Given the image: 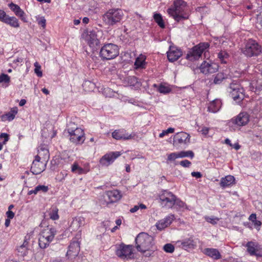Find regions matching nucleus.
<instances>
[{
  "mask_svg": "<svg viewBox=\"0 0 262 262\" xmlns=\"http://www.w3.org/2000/svg\"><path fill=\"white\" fill-rule=\"evenodd\" d=\"M145 59L146 57L141 54L138 57H137L136 59V61L135 62V66L136 67V69H145Z\"/></svg>",
  "mask_w": 262,
  "mask_h": 262,
  "instance_id": "nucleus-31",
  "label": "nucleus"
},
{
  "mask_svg": "<svg viewBox=\"0 0 262 262\" xmlns=\"http://www.w3.org/2000/svg\"><path fill=\"white\" fill-rule=\"evenodd\" d=\"M103 201H101L103 205H108L116 203L122 198V194L119 190L114 189L105 192L103 195Z\"/></svg>",
  "mask_w": 262,
  "mask_h": 262,
  "instance_id": "nucleus-10",
  "label": "nucleus"
},
{
  "mask_svg": "<svg viewBox=\"0 0 262 262\" xmlns=\"http://www.w3.org/2000/svg\"><path fill=\"white\" fill-rule=\"evenodd\" d=\"M120 151L110 152L104 155L100 160L102 166H108L114 162L115 159L121 155Z\"/></svg>",
  "mask_w": 262,
  "mask_h": 262,
  "instance_id": "nucleus-13",
  "label": "nucleus"
},
{
  "mask_svg": "<svg viewBox=\"0 0 262 262\" xmlns=\"http://www.w3.org/2000/svg\"><path fill=\"white\" fill-rule=\"evenodd\" d=\"M79 250L80 246L79 242L74 241L69 246V250L67 252V256L69 259H72L78 255Z\"/></svg>",
  "mask_w": 262,
  "mask_h": 262,
  "instance_id": "nucleus-17",
  "label": "nucleus"
},
{
  "mask_svg": "<svg viewBox=\"0 0 262 262\" xmlns=\"http://www.w3.org/2000/svg\"><path fill=\"white\" fill-rule=\"evenodd\" d=\"M36 156L39 157L41 160L47 163L50 158L49 150L47 148L41 146L39 147L38 155Z\"/></svg>",
  "mask_w": 262,
  "mask_h": 262,
  "instance_id": "nucleus-25",
  "label": "nucleus"
},
{
  "mask_svg": "<svg viewBox=\"0 0 262 262\" xmlns=\"http://www.w3.org/2000/svg\"><path fill=\"white\" fill-rule=\"evenodd\" d=\"M36 187L39 192H46L49 189L48 187L45 185H38Z\"/></svg>",
  "mask_w": 262,
  "mask_h": 262,
  "instance_id": "nucleus-56",
  "label": "nucleus"
},
{
  "mask_svg": "<svg viewBox=\"0 0 262 262\" xmlns=\"http://www.w3.org/2000/svg\"><path fill=\"white\" fill-rule=\"evenodd\" d=\"M229 92L232 98L237 102H241L244 98V90L237 83L232 82L230 84Z\"/></svg>",
  "mask_w": 262,
  "mask_h": 262,
  "instance_id": "nucleus-7",
  "label": "nucleus"
},
{
  "mask_svg": "<svg viewBox=\"0 0 262 262\" xmlns=\"http://www.w3.org/2000/svg\"><path fill=\"white\" fill-rule=\"evenodd\" d=\"M38 25L41 26L43 28H45L46 25V20L44 17H38L37 18Z\"/></svg>",
  "mask_w": 262,
  "mask_h": 262,
  "instance_id": "nucleus-49",
  "label": "nucleus"
},
{
  "mask_svg": "<svg viewBox=\"0 0 262 262\" xmlns=\"http://www.w3.org/2000/svg\"><path fill=\"white\" fill-rule=\"evenodd\" d=\"M178 243H181L182 248L185 250L194 249L196 247V242L193 236L185 238L182 241H179Z\"/></svg>",
  "mask_w": 262,
  "mask_h": 262,
  "instance_id": "nucleus-24",
  "label": "nucleus"
},
{
  "mask_svg": "<svg viewBox=\"0 0 262 262\" xmlns=\"http://www.w3.org/2000/svg\"><path fill=\"white\" fill-rule=\"evenodd\" d=\"M205 219L207 222L212 225L216 224L217 221H219V219L215 217L205 216Z\"/></svg>",
  "mask_w": 262,
  "mask_h": 262,
  "instance_id": "nucleus-44",
  "label": "nucleus"
},
{
  "mask_svg": "<svg viewBox=\"0 0 262 262\" xmlns=\"http://www.w3.org/2000/svg\"><path fill=\"white\" fill-rule=\"evenodd\" d=\"M9 6L11 10L13 11L15 14L20 9L19 6L13 4V3L10 4Z\"/></svg>",
  "mask_w": 262,
  "mask_h": 262,
  "instance_id": "nucleus-52",
  "label": "nucleus"
},
{
  "mask_svg": "<svg viewBox=\"0 0 262 262\" xmlns=\"http://www.w3.org/2000/svg\"><path fill=\"white\" fill-rule=\"evenodd\" d=\"M124 13L121 9L112 8L106 11L102 15V20L108 26H114L123 19Z\"/></svg>",
  "mask_w": 262,
  "mask_h": 262,
  "instance_id": "nucleus-2",
  "label": "nucleus"
},
{
  "mask_svg": "<svg viewBox=\"0 0 262 262\" xmlns=\"http://www.w3.org/2000/svg\"><path fill=\"white\" fill-rule=\"evenodd\" d=\"M242 52L247 57L258 56L262 53V47L256 41L249 39L242 49Z\"/></svg>",
  "mask_w": 262,
  "mask_h": 262,
  "instance_id": "nucleus-4",
  "label": "nucleus"
},
{
  "mask_svg": "<svg viewBox=\"0 0 262 262\" xmlns=\"http://www.w3.org/2000/svg\"><path fill=\"white\" fill-rule=\"evenodd\" d=\"M164 250L168 253H172L174 251V247L171 244H166L163 247Z\"/></svg>",
  "mask_w": 262,
  "mask_h": 262,
  "instance_id": "nucleus-41",
  "label": "nucleus"
},
{
  "mask_svg": "<svg viewBox=\"0 0 262 262\" xmlns=\"http://www.w3.org/2000/svg\"><path fill=\"white\" fill-rule=\"evenodd\" d=\"M10 81V77L5 74H2L0 75V83H9Z\"/></svg>",
  "mask_w": 262,
  "mask_h": 262,
  "instance_id": "nucleus-43",
  "label": "nucleus"
},
{
  "mask_svg": "<svg viewBox=\"0 0 262 262\" xmlns=\"http://www.w3.org/2000/svg\"><path fill=\"white\" fill-rule=\"evenodd\" d=\"M17 111L18 110L16 107L12 108L9 112L1 116L2 120L3 121L6 120L12 121L14 119L15 115L17 113Z\"/></svg>",
  "mask_w": 262,
  "mask_h": 262,
  "instance_id": "nucleus-29",
  "label": "nucleus"
},
{
  "mask_svg": "<svg viewBox=\"0 0 262 262\" xmlns=\"http://www.w3.org/2000/svg\"><path fill=\"white\" fill-rule=\"evenodd\" d=\"M119 55L118 47L113 43H107L104 45L100 51V56L106 60H111L115 58Z\"/></svg>",
  "mask_w": 262,
  "mask_h": 262,
  "instance_id": "nucleus-5",
  "label": "nucleus"
},
{
  "mask_svg": "<svg viewBox=\"0 0 262 262\" xmlns=\"http://www.w3.org/2000/svg\"><path fill=\"white\" fill-rule=\"evenodd\" d=\"M8 16L4 11L0 10V20L1 21L5 23Z\"/></svg>",
  "mask_w": 262,
  "mask_h": 262,
  "instance_id": "nucleus-54",
  "label": "nucleus"
},
{
  "mask_svg": "<svg viewBox=\"0 0 262 262\" xmlns=\"http://www.w3.org/2000/svg\"><path fill=\"white\" fill-rule=\"evenodd\" d=\"M209 44L208 42H201L193 47L189 51L186 55V59L192 61L198 59L203 52L208 49Z\"/></svg>",
  "mask_w": 262,
  "mask_h": 262,
  "instance_id": "nucleus-6",
  "label": "nucleus"
},
{
  "mask_svg": "<svg viewBox=\"0 0 262 262\" xmlns=\"http://www.w3.org/2000/svg\"><path fill=\"white\" fill-rule=\"evenodd\" d=\"M15 14L16 16L19 17L21 20H23L24 22H27V20L25 17V13L21 9H20Z\"/></svg>",
  "mask_w": 262,
  "mask_h": 262,
  "instance_id": "nucleus-42",
  "label": "nucleus"
},
{
  "mask_svg": "<svg viewBox=\"0 0 262 262\" xmlns=\"http://www.w3.org/2000/svg\"><path fill=\"white\" fill-rule=\"evenodd\" d=\"M88 43L90 47L94 50L97 49L99 46L100 41L97 37V35L95 31H90L87 37Z\"/></svg>",
  "mask_w": 262,
  "mask_h": 262,
  "instance_id": "nucleus-20",
  "label": "nucleus"
},
{
  "mask_svg": "<svg viewBox=\"0 0 262 262\" xmlns=\"http://www.w3.org/2000/svg\"><path fill=\"white\" fill-rule=\"evenodd\" d=\"M58 209L56 207H52L49 211V215L51 219L57 220L59 219Z\"/></svg>",
  "mask_w": 262,
  "mask_h": 262,
  "instance_id": "nucleus-35",
  "label": "nucleus"
},
{
  "mask_svg": "<svg viewBox=\"0 0 262 262\" xmlns=\"http://www.w3.org/2000/svg\"><path fill=\"white\" fill-rule=\"evenodd\" d=\"M177 158H179L178 152L171 153L168 155L167 162L174 161Z\"/></svg>",
  "mask_w": 262,
  "mask_h": 262,
  "instance_id": "nucleus-46",
  "label": "nucleus"
},
{
  "mask_svg": "<svg viewBox=\"0 0 262 262\" xmlns=\"http://www.w3.org/2000/svg\"><path fill=\"white\" fill-rule=\"evenodd\" d=\"M174 205H176V206L180 208H184L185 207V204L179 199H177V197L176 196V202H174Z\"/></svg>",
  "mask_w": 262,
  "mask_h": 262,
  "instance_id": "nucleus-53",
  "label": "nucleus"
},
{
  "mask_svg": "<svg viewBox=\"0 0 262 262\" xmlns=\"http://www.w3.org/2000/svg\"><path fill=\"white\" fill-rule=\"evenodd\" d=\"M47 163L41 160L39 157L35 156L31 167V172L34 174L41 173L46 169Z\"/></svg>",
  "mask_w": 262,
  "mask_h": 262,
  "instance_id": "nucleus-11",
  "label": "nucleus"
},
{
  "mask_svg": "<svg viewBox=\"0 0 262 262\" xmlns=\"http://www.w3.org/2000/svg\"><path fill=\"white\" fill-rule=\"evenodd\" d=\"M34 67H35V68L34 69L35 73L36 74V75L38 77H41L42 75V73L40 70V69H41L40 66L38 64V63L37 62H36L34 63Z\"/></svg>",
  "mask_w": 262,
  "mask_h": 262,
  "instance_id": "nucleus-45",
  "label": "nucleus"
},
{
  "mask_svg": "<svg viewBox=\"0 0 262 262\" xmlns=\"http://www.w3.org/2000/svg\"><path fill=\"white\" fill-rule=\"evenodd\" d=\"M158 91L161 93H168L170 91V89L166 86L160 85L158 88Z\"/></svg>",
  "mask_w": 262,
  "mask_h": 262,
  "instance_id": "nucleus-47",
  "label": "nucleus"
},
{
  "mask_svg": "<svg viewBox=\"0 0 262 262\" xmlns=\"http://www.w3.org/2000/svg\"><path fill=\"white\" fill-rule=\"evenodd\" d=\"M80 128L78 127V125L76 124L74 121L71 120L67 123L66 130L68 131V133H71L76 130L77 129Z\"/></svg>",
  "mask_w": 262,
  "mask_h": 262,
  "instance_id": "nucleus-34",
  "label": "nucleus"
},
{
  "mask_svg": "<svg viewBox=\"0 0 262 262\" xmlns=\"http://www.w3.org/2000/svg\"><path fill=\"white\" fill-rule=\"evenodd\" d=\"M1 138H4L3 144H5L9 140V135L6 133H2L0 135Z\"/></svg>",
  "mask_w": 262,
  "mask_h": 262,
  "instance_id": "nucleus-57",
  "label": "nucleus"
},
{
  "mask_svg": "<svg viewBox=\"0 0 262 262\" xmlns=\"http://www.w3.org/2000/svg\"><path fill=\"white\" fill-rule=\"evenodd\" d=\"M178 153L179 158L190 157L192 159L194 157V153L191 150L181 151Z\"/></svg>",
  "mask_w": 262,
  "mask_h": 262,
  "instance_id": "nucleus-39",
  "label": "nucleus"
},
{
  "mask_svg": "<svg viewBox=\"0 0 262 262\" xmlns=\"http://www.w3.org/2000/svg\"><path fill=\"white\" fill-rule=\"evenodd\" d=\"M227 78V76L223 73H218L214 75L213 79V83L215 84H220L225 79Z\"/></svg>",
  "mask_w": 262,
  "mask_h": 262,
  "instance_id": "nucleus-33",
  "label": "nucleus"
},
{
  "mask_svg": "<svg viewBox=\"0 0 262 262\" xmlns=\"http://www.w3.org/2000/svg\"><path fill=\"white\" fill-rule=\"evenodd\" d=\"M190 142V136L185 132H180L176 134L173 137V144H187Z\"/></svg>",
  "mask_w": 262,
  "mask_h": 262,
  "instance_id": "nucleus-18",
  "label": "nucleus"
},
{
  "mask_svg": "<svg viewBox=\"0 0 262 262\" xmlns=\"http://www.w3.org/2000/svg\"><path fill=\"white\" fill-rule=\"evenodd\" d=\"M174 129L172 127H169L166 130H163V132L160 134L159 137L163 138L165 135H167L169 133H172L174 132Z\"/></svg>",
  "mask_w": 262,
  "mask_h": 262,
  "instance_id": "nucleus-50",
  "label": "nucleus"
},
{
  "mask_svg": "<svg viewBox=\"0 0 262 262\" xmlns=\"http://www.w3.org/2000/svg\"><path fill=\"white\" fill-rule=\"evenodd\" d=\"M5 20L4 23L8 24L12 27L18 28L19 27L18 19L14 16H8Z\"/></svg>",
  "mask_w": 262,
  "mask_h": 262,
  "instance_id": "nucleus-32",
  "label": "nucleus"
},
{
  "mask_svg": "<svg viewBox=\"0 0 262 262\" xmlns=\"http://www.w3.org/2000/svg\"><path fill=\"white\" fill-rule=\"evenodd\" d=\"M204 253L214 259H219L221 258L220 253L216 249L206 248L204 250Z\"/></svg>",
  "mask_w": 262,
  "mask_h": 262,
  "instance_id": "nucleus-30",
  "label": "nucleus"
},
{
  "mask_svg": "<svg viewBox=\"0 0 262 262\" xmlns=\"http://www.w3.org/2000/svg\"><path fill=\"white\" fill-rule=\"evenodd\" d=\"M27 248H26L24 246L23 247L21 245L17 248V251L18 252L20 253V255L21 256H24L26 255L27 252Z\"/></svg>",
  "mask_w": 262,
  "mask_h": 262,
  "instance_id": "nucleus-51",
  "label": "nucleus"
},
{
  "mask_svg": "<svg viewBox=\"0 0 262 262\" xmlns=\"http://www.w3.org/2000/svg\"><path fill=\"white\" fill-rule=\"evenodd\" d=\"M103 93L106 97H111L114 95L113 91L109 88H104Z\"/></svg>",
  "mask_w": 262,
  "mask_h": 262,
  "instance_id": "nucleus-48",
  "label": "nucleus"
},
{
  "mask_svg": "<svg viewBox=\"0 0 262 262\" xmlns=\"http://www.w3.org/2000/svg\"><path fill=\"white\" fill-rule=\"evenodd\" d=\"M222 105L221 100L216 99L211 102L208 106V111L211 113H215L218 112Z\"/></svg>",
  "mask_w": 262,
  "mask_h": 262,
  "instance_id": "nucleus-26",
  "label": "nucleus"
},
{
  "mask_svg": "<svg viewBox=\"0 0 262 262\" xmlns=\"http://www.w3.org/2000/svg\"><path fill=\"white\" fill-rule=\"evenodd\" d=\"M155 21L158 24L161 28H164L165 26L164 23L162 15L159 13H155L154 15Z\"/></svg>",
  "mask_w": 262,
  "mask_h": 262,
  "instance_id": "nucleus-37",
  "label": "nucleus"
},
{
  "mask_svg": "<svg viewBox=\"0 0 262 262\" xmlns=\"http://www.w3.org/2000/svg\"><path fill=\"white\" fill-rule=\"evenodd\" d=\"M174 7L168 9L167 13L172 16L176 21L180 22L189 18V13L187 10V4L183 0H176Z\"/></svg>",
  "mask_w": 262,
  "mask_h": 262,
  "instance_id": "nucleus-1",
  "label": "nucleus"
},
{
  "mask_svg": "<svg viewBox=\"0 0 262 262\" xmlns=\"http://www.w3.org/2000/svg\"><path fill=\"white\" fill-rule=\"evenodd\" d=\"M69 134L71 142L76 145L83 143L85 140L84 132L81 128L77 129Z\"/></svg>",
  "mask_w": 262,
  "mask_h": 262,
  "instance_id": "nucleus-14",
  "label": "nucleus"
},
{
  "mask_svg": "<svg viewBox=\"0 0 262 262\" xmlns=\"http://www.w3.org/2000/svg\"><path fill=\"white\" fill-rule=\"evenodd\" d=\"M56 233L55 229L51 228L49 230H45L40 236H43L44 238L50 243L53 241Z\"/></svg>",
  "mask_w": 262,
  "mask_h": 262,
  "instance_id": "nucleus-28",
  "label": "nucleus"
},
{
  "mask_svg": "<svg viewBox=\"0 0 262 262\" xmlns=\"http://www.w3.org/2000/svg\"><path fill=\"white\" fill-rule=\"evenodd\" d=\"M191 164V162L187 160H183L180 162V164L184 167H189Z\"/></svg>",
  "mask_w": 262,
  "mask_h": 262,
  "instance_id": "nucleus-55",
  "label": "nucleus"
},
{
  "mask_svg": "<svg viewBox=\"0 0 262 262\" xmlns=\"http://www.w3.org/2000/svg\"><path fill=\"white\" fill-rule=\"evenodd\" d=\"M160 203L163 207L171 208L174 205L176 195L167 190H163L159 195Z\"/></svg>",
  "mask_w": 262,
  "mask_h": 262,
  "instance_id": "nucleus-9",
  "label": "nucleus"
},
{
  "mask_svg": "<svg viewBox=\"0 0 262 262\" xmlns=\"http://www.w3.org/2000/svg\"><path fill=\"white\" fill-rule=\"evenodd\" d=\"M139 209V206L138 205L135 206L133 208H131L130 210V212L134 213L138 210Z\"/></svg>",
  "mask_w": 262,
  "mask_h": 262,
  "instance_id": "nucleus-64",
  "label": "nucleus"
},
{
  "mask_svg": "<svg viewBox=\"0 0 262 262\" xmlns=\"http://www.w3.org/2000/svg\"><path fill=\"white\" fill-rule=\"evenodd\" d=\"M112 137L116 140H127L133 139L135 135L129 134L124 129H116L112 133Z\"/></svg>",
  "mask_w": 262,
  "mask_h": 262,
  "instance_id": "nucleus-16",
  "label": "nucleus"
},
{
  "mask_svg": "<svg viewBox=\"0 0 262 262\" xmlns=\"http://www.w3.org/2000/svg\"><path fill=\"white\" fill-rule=\"evenodd\" d=\"M253 222H254V225L255 226H257L258 227V228H257V230L258 231L259 230V229H260L259 227L261 225V222L259 221H257V220H254V221Z\"/></svg>",
  "mask_w": 262,
  "mask_h": 262,
  "instance_id": "nucleus-63",
  "label": "nucleus"
},
{
  "mask_svg": "<svg viewBox=\"0 0 262 262\" xmlns=\"http://www.w3.org/2000/svg\"><path fill=\"white\" fill-rule=\"evenodd\" d=\"M116 254L123 259L134 258L133 246L130 245L120 244L116 251Z\"/></svg>",
  "mask_w": 262,
  "mask_h": 262,
  "instance_id": "nucleus-8",
  "label": "nucleus"
},
{
  "mask_svg": "<svg viewBox=\"0 0 262 262\" xmlns=\"http://www.w3.org/2000/svg\"><path fill=\"white\" fill-rule=\"evenodd\" d=\"M154 238L145 232L139 233L135 239L136 247L137 250L141 252L145 253L152 248L154 245Z\"/></svg>",
  "mask_w": 262,
  "mask_h": 262,
  "instance_id": "nucleus-3",
  "label": "nucleus"
},
{
  "mask_svg": "<svg viewBox=\"0 0 262 262\" xmlns=\"http://www.w3.org/2000/svg\"><path fill=\"white\" fill-rule=\"evenodd\" d=\"M38 188L36 187L34 189L29 191L28 194L31 195L32 194H37L38 192Z\"/></svg>",
  "mask_w": 262,
  "mask_h": 262,
  "instance_id": "nucleus-62",
  "label": "nucleus"
},
{
  "mask_svg": "<svg viewBox=\"0 0 262 262\" xmlns=\"http://www.w3.org/2000/svg\"><path fill=\"white\" fill-rule=\"evenodd\" d=\"M228 57L229 55L225 51H221L218 53V58L222 63H226V59Z\"/></svg>",
  "mask_w": 262,
  "mask_h": 262,
  "instance_id": "nucleus-40",
  "label": "nucleus"
},
{
  "mask_svg": "<svg viewBox=\"0 0 262 262\" xmlns=\"http://www.w3.org/2000/svg\"><path fill=\"white\" fill-rule=\"evenodd\" d=\"M201 72L207 75L216 72L219 69V66L215 62L211 61H204L200 66Z\"/></svg>",
  "mask_w": 262,
  "mask_h": 262,
  "instance_id": "nucleus-12",
  "label": "nucleus"
},
{
  "mask_svg": "<svg viewBox=\"0 0 262 262\" xmlns=\"http://www.w3.org/2000/svg\"><path fill=\"white\" fill-rule=\"evenodd\" d=\"M191 176L196 178H200L202 177V174L200 172L193 171L191 172Z\"/></svg>",
  "mask_w": 262,
  "mask_h": 262,
  "instance_id": "nucleus-59",
  "label": "nucleus"
},
{
  "mask_svg": "<svg viewBox=\"0 0 262 262\" xmlns=\"http://www.w3.org/2000/svg\"><path fill=\"white\" fill-rule=\"evenodd\" d=\"M182 55L181 51L173 47H170L169 51L167 52L168 59L170 62L176 61Z\"/></svg>",
  "mask_w": 262,
  "mask_h": 262,
  "instance_id": "nucleus-21",
  "label": "nucleus"
},
{
  "mask_svg": "<svg viewBox=\"0 0 262 262\" xmlns=\"http://www.w3.org/2000/svg\"><path fill=\"white\" fill-rule=\"evenodd\" d=\"M209 130V128L208 127L204 126L200 132L202 133V134L206 135L208 134Z\"/></svg>",
  "mask_w": 262,
  "mask_h": 262,
  "instance_id": "nucleus-60",
  "label": "nucleus"
},
{
  "mask_svg": "<svg viewBox=\"0 0 262 262\" xmlns=\"http://www.w3.org/2000/svg\"><path fill=\"white\" fill-rule=\"evenodd\" d=\"M154 250L152 249H150L149 251H146V252L144 253L145 254V256L147 257H149L153 254Z\"/></svg>",
  "mask_w": 262,
  "mask_h": 262,
  "instance_id": "nucleus-61",
  "label": "nucleus"
},
{
  "mask_svg": "<svg viewBox=\"0 0 262 262\" xmlns=\"http://www.w3.org/2000/svg\"><path fill=\"white\" fill-rule=\"evenodd\" d=\"M7 216L9 219H12L14 216V213L11 210H8L6 212Z\"/></svg>",
  "mask_w": 262,
  "mask_h": 262,
  "instance_id": "nucleus-58",
  "label": "nucleus"
},
{
  "mask_svg": "<svg viewBox=\"0 0 262 262\" xmlns=\"http://www.w3.org/2000/svg\"><path fill=\"white\" fill-rule=\"evenodd\" d=\"M71 171L72 172L78 174L85 173L84 169L80 167L77 162H74L72 165Z\"/></svg>",
  "mask_w": 262,
  "mask_h": 262,
  "instance_id": "nucleus-36",
  "label": "nucleus"
},
{
  "mask_svg": "<svg viewBox=\"0 0 262 262\" xmlns=\"http://www.w3.org/2000/svg\"><path fill=\"white\" fill-rule=\"evenodd\" d=\"M174 216L173 214H169L165 218L160 220L156 224V227L158 229L162 230V229L168 227L171 224L172 221L174 220Z\"/></svg>",
  "mask_w": 262,
  "mask_h": 262,
  "instance_id": "nucleus-23",
  "label": "nucleus"
},
{
  "mask_svg": "<svg viewBox=\"0 0 262 262\" xmlns=\"http://www.w3.org/2000/svg\"><path fill=\"white\" fill-rule=\"evenodd\" d=\"M235 183V178L233 176L228 175L222 178L220 182V186L223 188L230 186Z\"/></svg>",
  "mask_w": 262,
  "mask_h": 262,
  "instance_id": "nucleus-27",
  "label": "nucleus"
},
{
  "mask_svg": "<svg viewBox=\"0 0 262 262\" xmlns=\"http://www.w3.org/2000/svg\"><path fill=\"white\" fill-rule=\"evenodd\" d=\"M250 116L246 112H241L235 117L231 120V122L238 126H245L249 122Z\"/></svg>",
  "mask_w": 262,
  "mask_h": 262,
  "instance_id": "nucleus-15",
  "label": "nucleus"
},
{
  "mask_svg": "<svg viewBox=\"0 0 262 262\" xmlns=\"http://www.w3.org/2000/svg\"><path fill=\"white\" fill-rule=\"evenodd\" d=\"M248 252L252 256H262V251L259 250V246L256 243L249 242L246 244Z\"/></svg>",
  "mask_w": 262,
  "mask_h": 262,
  "instance_id": "nucleus-19",
  "label": "nucleus"
},
{
  "mask_svg": "<svg viewBox=\"0 0 262 262\" xmlns=\"http://www.w3.org/2000/svg\"><path fill=\"white\" fill-rule=\"evenodd\" d=\"M38 244L40 248L45 249L49 246L50 243L44 238L43 236H39Z\"/></svg>",
  "mask_w": 262,
  "mask_h": 262,
  "instance_id": "nucleus-38",
  "label": "nucleus"
},
{
  "mask_svg": "<svg viewBox=\"0 0 262 262\" xmlns=\"http://www.w3.org/2000/svg\"><path fill=\"white\" fill-rule=\"evenodd\" d=\"M85 224V219L82 216H76L73 219L70 228L72 231H77L80 227Z\"/></svg>",
  "mask_w": 262,
  "mask_h": 262,
  "instance_id": "nucleus-22",
  "label": "nucleus"
}]
</instances>
